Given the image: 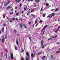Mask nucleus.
Returning <instances> with one entry per match:
<instances>
[{
  "mask_svg": "<svg viewBox=\"0 0 60 60\" xmlns=\"http://www.w3.org/2000/svg\"><path fill=\"white\" fill-rule=\"evenodd\" d=\"M40 22H41V23H42V22H43V21H42L41 20H40Z\"/></svg>",
  "mask_w": 60,
  "mask_h": 60,
  "instance_id": "nucleus-34",
  "label": "nucleus"
},
{
  "mask_svg": "<svg viewBox=\"0 0 60 60\" xmlns=\"http://www.w3.org/2000/svg\"><path fill=\"white\" fill-rule=\"evenodd\" d=\"M5 56H6V58H7V53H6L5 54Z\"/></svg>",
  "mask_w": 60,
  "mask_h": 60,
  "instance_id": "nucleus-18",
  "label": "nucleus"
},
{
  "mask_svg": "<svg viewBox=\"0 0 60 60\" xmlns=\"http://www.w3.org/2000/svg\"><path fill=\"white\" fill-rule=\"evenodd\" d=\"M3 26H6V25H5V24H4Z\"/></svg>",
  "mask_w": 60,
  "mask_h": 60,
  "instance_id": "nucleus-41",
  "label": "nucleus"
},
{
  "mask_svg": "<svg viewBox=\"0 0 60 60\" xmlns=\"http://www.w3.org/2000/svg\"><path fill=\"white\" fill-rule=\"evenodd\" d=\"M20 26H21V28H22V26L21 25V24H20Z\"/></svg>",
  "mask_w": 60,
  "mask_h": 60,
  "instance_id": "nucleus-47",
  "label": "nucleus"
},
{
  "mask_svg": "<svg viewBox=\"0 0 60 60\" xmlns=\"http://www.w3.org/2000/svg\"><path fill=\"white\" fill-rule=\"evenodd\" d=\"M9 8H11V7L10 6L7 7L6 8V9L7 10H9Z\"/></svg>",
  "mask_w": 60,
  "mask_h": 60,
  "instance_id": "nucleus-6",
  "label": "nucleus"
},
{
  "mask_svg": "<svg viewBox=\"0 0 60 60\" xmlns=\"http://www.w3.org/2000/svg\"><path fill=\"white\" fill-rule=\"evenodd\" d=\"M58 8H57L56 9H55V11L56 12V11H57V10H58Z\"/></svg>",
  "mask_w": 60,
  "mask_h": 60,
  "instance_id": "nucleus-23",
  "label": "nucleus"
},
{
  "mask_svg": "<svg viewBox=\"0 0 60 60\" xmlns=\"http://www.w3.org/2000/svg\"><path fill=\"white\" fill-rule=\"evenodd\" d=\"M10 14H13V12H12V13H10Z\"/></svg>",
  "mask_w": 60,
  "mask_h": 60,
  "instance_id": "nucleus-35",
  "label": "nucleus"
},
{
  "mask_svg": "<svg viewBox=\"0 0 60 60\" xmlns=\"http://www.w3.org/2000/svg\"><path fill=\"white\" fill-rule=\"evenodd\" d=\"M18 0H15V1L16 2H18Z\"/></svg>",
  "mask_w": 60,
  "mask_h": 60,
  "instance_id": "nucleus-53",
  "label": "nucleus"
},
{
  "mask_svg": "<svg viewBox=\"0 0 60 60\" xmlns=\"http://www.w3.org/2000/svg\"><path fill=\"white\" fill-rule=\"evenodd\" d=\"M37 25H38V24H36V25H35V26H37Z\"/></svg>",
  "mask_w": 60,
  "mask_h": 60,
  "instance_id": "nucleus-48",
  "label": "nucleus"
},
{
  "mask_svg": "<svg viewBox=\"0 0 60 60\" xmlns=\"http://www.w3.org/2000/svg\"><path fill=\"white\" fill-rule=\"evenodd\" d=\"M42 10V8H41V9L40 10V11H41Z\"/></svg>",
  "mask_w": 60,
  "mask_h": 60,
  "instance_id": "nucleus-39",
  "label": "nucleus"
},
{
  "mask_svg": "<svg viewBox=\"0 0 60 60\" xmlns=\"http://www.w3.org/2000/svg\"><path fill=\"white\" fill-rule=\"evenodd\" d=\"M31 56L32 57H34V55L33 54H32V53H31Z\"/></svg>",
  "mask_w": 60,
  "mask_h": 60,
  "instance_id": "nucleus-14",
  "label": "nucleus"
},
{
  "mask_svg": "<svg viewBox=\"0 0 60 60\" xmlns=\"http://www.w3.org/2000/svg\"><path fill=\"white\" fill-rule=\"evenodd\" d=\"M40 1V0H36V2H37V3H39Z\"/></svg>",
  "mask_w": 60,
  "mask_h": 60,
  "instance_id": "nucleus-10",
  "label": "nucleus"
},
{
  "mask_svg": "<svg viewBox=\"0 0 60 60\" xmlns=\"http://www.w3.org/2000/svg\"><path fill=\"white\" fill-rule=\"evenodd\" d=\"M31 24V22H29V25H30Z\"/></svg>",
  "mask_w": 60,
  "mask_h": 60,
  "instance_id": "nucleus-37",
  "label": "nucleus"
},
{
  "mask_svg": "<svg viewBox=\"0 0 60 60\" xmlns=\"http://www.w3.org/2000/svg\"><path fill=\"white\" fill-rule=\"evenodd\" d=\"M11 57L12 59H14V58H13V56H11Z\"/></svg>",
  "mask_w": 60,
  "mask_h": 60,
  "instance_id": "nucleus-20",
  "label": "nucleus"
},
{
  "mask_svg": "<svg viewBox=\"0 0 60 60\" xmlns=\"http://www.w3.org/2000/svg\"><path fill=\"white\" fill-rule=\"evenodd\" d=\"M51 14H50V15H49V16H48L49 18L50 17V16H51Z\"/></svg>",
  "mask_w": 60,
  "mask_h": 60,
  "instance_id": "nucleus-32",
  "label": "nucleus"
},
{
  "mask_svg": "<svg viewBox=\"0 0 60 60\" xmlns=\"http://www.w3.org/2000/svg\"><path fill=\"white\" fill-rule=\"evenodd\" d=\"M27 16H29V14H28V13H27Z\"/></svg>",
  "mask_w": 60,
  "mask_h": 60,
  "instance_id": "nucleus-52",
  "label": "nucleus"
},
{
  "mask_svg": "<svg viewBox=\"0 0 60 60\" xmlns=\"http://www.w3.org/2000/svg\"><path fill=\"white\" fill-rule=\"evenodd\" d=\"M52 38H55L54 37H52V38H49V39H48V40H50V39L52 40Z\"/></svg>",
  "mask_w": 60,
  "mask_h": 60,
  "instance_id": "nucleus-7",
  "label": "nucleus"
},
{
  "mask_svg": "<svg viewBox=\"0 0 60 60\" xmlns=\"http://www.w3.org/2000/svg\"><path fill=\"white\" fill-rule=\"evenodd\" d=\"M54 9H52V10H51V11H53V10H54Z\"/></svg>",
  "mask_w": 60,
  "mask_h": 60,
  "instance_id": "nucleus-43",
  "label": "nucleus"
},
{
  "mask_svg": "<svg viewBox=\"0 0 60 60\" xmlns=\"http://www.w3.org/2000/svg\"><path fill=\"white\" fill-rule=\"evenodd\" d=\"M51 57H53V56L52 55H51Z\"/></svg>",
  "mask_w": 60,
  "mask_h": 60,
  "instance_id": "nucleus-51",
  "label": "nucleus"
},
{
  "mask_svg": "<svg viewBox=\"0 0 60 60\" xmlns=\"http://www.w3.org/2000/svg\"><path fill=\"white\" fill-rule=\"evenodd\" d=\"M59 52H60V51H57L56 52V53H58Z\"/></svg>",
  "mask_w": 60,
  "mask_h": 60,
  "instance_id": "nucleus-29",
  "label": "nucleus"
},
{
  "mask_svg": "<svg viewBox=\"0 0 60 60\" xmlns=\"http://www.w3.org/2000/svg\"><path fill=\"white\" fill-rule=\"evenodd\" d=\"M15 19H17V20H18V18H16Z\"/></svg>",
  "mask_w": 60,
  "mask_h": 60,
  "instance_id": "nucleus-54",
  "label": "nucleus"
},
{
  "mask_svg": "<svg viewBox=\"0 0 60 60\" xmlns=\"http://www.w3.org/2000/svg\"><path fill=\"white\" fill-rule=\"evenodd\" d=\"M46 5L47 6H49V4L48 3H47L46 4Z\"/></svg>",
  "mask_w": 60,
  "mask_h": 60,
  "instance_id": "nucleus-17",
  "label": "nucleus"
},
{
  "mask_svg": "<svg viewBox=\"0 0 60 60\" xmlns=\"http://www.w3.org/2000/svg\"><path fill=\"white\" fill-rule=\"evenodd\" d=\"M26 8H24V11L26 10Z\"/></svg>",
  "mask_w": 60,
  "mask_h": 60,
  "instance_id": "nucleus-42",
  "label": "nucleus"
},
{
  "mask_svg": "<svg viewBox=\"0 0 60 60\" xmlns=\"http://www.w3.org/2000/svg\"><path fill=\"white\" fill-rule=\"evenodd\" d=\"M21 12L22 13H23V11H22Z\"/></svg>",
  "mask_w": 60,
  "mask_h": 60,
  "instance_id": "nucleus-56",
  "label": "nucleus"
},
{
  "mask_svg": "<svg viewBox=\"0 0 60 60\" xmlns=\"http://www.w3.org/2000/svg\"><path fill=\"white\" fill-rule=\"evenodd\" d=\"M34 11V9L32 10L31 11V12H33V11Z\"/></svg>",
  "mask_w": 60,
  "mask_h": 60,
  "instance_id": "nucleus-28",
  "label": "nucleus"
},
{
  "mask_svg": "<svg viewBox=\"0 0 60 60\" xmlns=\"http://www.w3.org/2000/svg\"><path fill=\"white\" fill-rule=\"evenodd\" d=\"M3 29L2 30V33H3V32H4V27H3Z\"/></svg>",
  "mask_w": 60,
  "mask_h": 60,
  "instance_id": "nucleus-11",
  "label": "nucleus"
},
{
  "mask_svg": "<svg viewBox=\"0 0 60 60\" xmlns=\"http://www.w3.org/2000/svg\"><path fill=\"white\" fill-rule=\"evenodd\" d=\"M53 16L54 17L55 16V14H53L50 17V18H51L52 17V16Z\"/></svg>",
  "mask_w": 60,
  "mask_h": 60,
  "instance_id": "nucleus-8",
  "label": "nucleus"
},
{
  "mask_svg": "<svg viewBox=\"0 0 60 60\" xmlns=\"http://www.w3.org/2000/svg\"><path fill=\"white\" fill-rule=\"evenodd\" d=\"M58 21H60V20L59 19H58Z\"/></svg>",
  "mask_w": 60,
  "mask_h": 60,
  "instance_id": "nucleus-63",
  "label": "nucleus"
},
{
  "mask_svg": "<svg viewBox=\"0 0 60 60\" xmlns=\"http://www.w3.org/2000/svg\"><path fill=\"white\" fill-rule=\"evenodd\" d=\"M41 45L42 46H43V42L42 40L41 42Z\"/></svg>",
  "mask_w": 60,
  "mask_h": 60,
  "instance_id": "nucleus-4",
  "label": "nucleus"
},
{
  "mask_svg": "<svg viewBox=\"0 0 60 60\" xmlns=\"http://www.w3.org/2000/svg\"><path fill=\"white\" fill-rule=\"evenodd\" d=\"M1 42L2 43H4V38H3L1 40Z\"/></svg>",
  "mask_w": 60,
  "mask_h": 60,
  "instance_id": "nucleus-2",
  "label": "nucleus"
},
{
  "mask_svg": "<svg viewBox=\"0 0 60 60\" xmlns=\"http://www.w3.org/2000/svg\"><path fill=\"white\" fill-rule=\"evenodd\" d=\"M38 20L37 19H36V20H35V24H36L37 23V21Z\"/></svg>",
  "mask_w": 60,
  "mask_h": 60,
  "instance_id": "nucleus-16",
  "label": "nucleus"
},
{
  "mask_svg": "<svg viewBox=\"0 0 60 60\" xmlns=\"http://www.w3.org/2000/svg\"><path fill=\"white\" fill-rule=\"evenodd\" d=\"M43 30H44V29H43V30H42V31H41V32H43Z\"/></svg>",
  "mask_w": 60,
  "mask_h": 60,
  "instance_id": "nucleus-59",
  "label": "nucleus"
},
{
  "mask_svg": "<svg viewBox=\"0 0 60 60\" xmlns=\"http://www.w3.org/2000/svg\"><path fill=\"white\" fill-rule=\"evenodd\" d=\"M16 44H17V45H19V44H18V42H17V40H16Z\"/></svg>",
  "mask_w": 60,
  "mask_h": 60,
  "instance_id": "nucleus-21",
  "label": "nucleus"
},
{
  "mask_svg": "<svg viewBox=\"0 0 60 60\" xmlns=\"http://www.w3.org/2000/svg\"><path fill=\"white\" fill-rule=\"evenodd\" d=\"M16 10H15V13H16Z\"/></svg>",
  "mask_w": 60,
  "mask_h": 60,
  "instance_id": "nucleus-60",
  "label": "nucleus"
},
{
  "mask_svg": "<svg viewBox=\"0 0 60 60\" xmlns=\"http://www.w3.org/2000/svg\"><path fill=\"white\" fill-rule=\"evenodd\" d=\"M11 56H13V54L12 53L11 54Z\"/></svg>",
  "mask_w": 60,
  "mask_h": 60,
  "instance_id": "nucleus-38",
  "label": "nucleus"
},
{
  "mask_svg": "<svg viewBox=\"0 0 60 60\" xmlns=\"http://www.w3.org/2000/svg\"><path fill=\"white\" fill-rule=\"evenodd\" d=\"M15 50H18V49L17 48V47L16 46H15Z\"/></svg>",
  "mask_w": 60,
  "mask_h": 60,
  "instance_id": "nucleus-9",
  "label": "nucleus"
},
{
  "mask_svg": "<svg viewBox=\"0 0 60 60\" xmlns=\"http://www.w3.org/2000/svg\"><path fill=\"white\" fill-rule=\"evenodd\" d=\"M36 5H35L34 6V7H36Z\"/></svg>",
  "mask_w": 60,
  "mask_h": 60,
  "instance_id": "nucleus-57",
  "label": "nucleus"
},
{
  "mask_svg": "<svg viewBox=\"0 0 60 60\" xmlns=\"http://www.w3.org/2000/svg\"><path fill=\"white\" fill-rule=\"evenodd\" d=\"M5 50H6V52H8V51H7V49H5Z\"/></svg>",
  "mask_w": 60,
  "mask_h": 60,
  "instance_id": "nucleus-44",
  "label": "nucleus"
},
{
  "mask_svg": "<svg viewBox=\"0 0 60 60\" xmlns=\"http://www.w3.org/2000/svg\"><path fill=\"white\" fill-rule=\"evenodd\" d=\"M47 26V25H45L44 27V28H46Z\"/></svg>",
  "mask_w": 60,
  "mask_h": 60,
  "instance_id": "nucleus-31",
  "label": "nucleus"
},
{
  "mask_svg": "<svg viewBox=\"0 0 60 60\" xmlns=\"http://www.w3.org/2000/svg\"><path fill=\"white\" fill-rule=\"evenodd\" d=\"M10 1H9V2H8L7 3V4H9L10 3Z\"/></svg>",
  "mask_w": 60,
  "mask_h": 60,
  "instance_id": "nucleus-26",
  "label": "nucleus"
},
{
  "mask_svg": "<svg viewBox=\"0 0 60 60\" xmlns=\"http://www.w3.org/2000/svg\"><path fill=\"white\" fill-rule=\"evenodd\" d=\"M33 15V16H34V17H35V15H34L32 14L31 15Z\"/></svg>",
  "mask_w": 60,
  "mask_h": 60,
  "instance_id": "nucleus-40",
  "label": "nucleus"
},
{
  "mask_svg": "<svg viewBox=\"0 0 60 60\" xmlns=\"http://www.w3.org/2000/svg\"><path fill=\"white\" fill-rule=\"evenodd\" d=\"M40 52L39 53H38V54H37V55H40Z\"/></svg>",
  "mask_w": 60,
  "mask_h": 60,
  "instance_id": "nucleus-50",
  "label": "nucleus"
},
{
  "mask_svg": "<svg viewBox=\"0 0 60 60\" xmlns=\"http://www.w3.org/2000/svg\"><path fill=\"white\" fill-rule=\"evenodd\" d=\"M45 30L44 31L42 34V36H43V34H44V33H45Z\"/></svg>",
  "mask_w": 60,
  "mask_h": 60,
  "instance_id": "nucleus-27",
  "label": "nucleus"
},
{
  "mask_svg": "<svg viewBox=\"0 0 60 60\" xmlns=\"http://www.w3.org/2000/svg\"><path fill=\"white\" fill-rule=\"evenodd\" d=\"M44 46L43 45V46L42 48L43 49H44Z\"/></svg>",
  "mask_w": 60,
  "mask_h": 60,
  "instance_id": "nucleus-49",
  "label": "nucleus"
},
{
  "mask_svg": "<svg viewBox=\"0 0 60 60\" xmlns=\"http://www.w3.org/2000/svg\"><path fill=\"white\" fill-rule=\"evenodd\" d=\"M15 33H16L17 32V30H15Z\"/></svg>",
  "mask_w": 60,
  "mask_h": 60,
  "instance_id": "nucleus-45",
  "label": "nucleus"
},
{
  "mask_svg": "<svg viewBox=\"0 0 60 60\" xmlns=\"http://www.w3.org/2000/svg\"><path fill=\"white\" fill-rule=\"evenodd\" d=\"M16 15H18V13H16Z\"/></svg>",
  "mask_w": 60,
  "mask_h": 60,
  "instance_id": "nucleus-55",
  "label": "nucleus"
},
{
  "mask_svg": "<svg viewBox=\"0 0 60 60\" xmlns=\"http://www.w3.org/2000/svg\"><path fill=\"white\" fill-rule=\"evenodd\" d=\"M59 50H60V48H59Z\"/></svg>",
  "mask_w": 60,
  "mask_h": 60,
  "instance_id": "nucleus-64",
  "label": "nucleus"
},
{
  "mask_svg": "<svg viewBox=\"0 0 60 60\" xmlns=\"http://www.w3.org/2000/svg\"><path fill=\"white\" fill-rule=\"evenodd\" d=\"M26 55L27 57H27H26V60H30V58H29V56L28 52H26Z\"/></svg>",
  "mask_w": 60,
  "mask_h": 60,
  "instance_id": "nucleus-1",
  "label": "nucleus"
},
{
  "mask_svg": "<svg viewBox=\"0 0 60 60\" xmlns=\"http://www.w3.org/2000/svg\"><path fill=\"white\" fill-rule=\"evenodd\" d=\"M5 39H7V38H6V37L5 36Z\"/></svg>",
  "mask_w": 60,
  "mask_h": 60,
  "instance_id": "nucleus-62",
  "label": "nucleus"
},
{
  "mask_svg": "<svg viewBox=\"0 0 60 60\" xmlns=\"http://www.w3.org/2000/svg\"><path fill=\"white\" fill-rule=\"evenodd\" d=\"M21 6H22V4H20L19 7H21Z\"/></svg>",
  "mask_w": 60,
  "mask_h": 60,
  "instance_id": "nucleus-30",
  "label": "nucleus"
},
{
  "mask_svg": "<svg viewBox=\"0 0 60 60\" xmlns=\"http://www.w3.org/2000/svg\"><path fill=\"white\" fill-rule=\"evenodd\" d=\"M56 37H57V36L56 35L55 36H54V38H55Z\"/></svg>",
  "mask_w": 60,
  "mask_h": 60,
  "instance_id": "nucleus-46",
  "label": "nucleus"
},
{
  "mask_svg": "<svg viewBox=\"0 0 60 60\" xmlns=\"http://www.w3.org/2000/svg\"><path fill=\"white\" fill-rule=\"evenodd\" d=\"M23 26H24L25 28H26V26H25V25H24V24H23Z\"/></svg>",
  "mask_w": 60,
  "mask_h": 60,
  "instance_id": "nucleus-24",
  "label": "nucleus"
},
{
  "mask_svg": "<svg viewBox=\"0 0 60 60\" xmlns=\"http://www.w3.org/2000/svg\"><path fill=\"white\" fill-rule=\"evenodd\" d=\"M8 5V4H7V3H6L5 4H4V6H6V5Z\"/></svg>",
  "mask_w": 60,
  "mask_h": 60,
  "instance_id": "nucleus-36",
  "label": "nucleus"
},
{
  "mask_svg": "<svg viewBox=\"0 0 60 60\" xmlns=\"http://www.w3.org/2000/svg\"><path fill=\"white\" fill-rule=\"evenodd\" d=\"M21 50V52H22V53H23L24 51V50H23V49H22Z\"/></svg>",
  "mask_w": 60,
  "mask_h": 60,
  "instance_id": "nucleus-12",
  "label": "nucleus"
},
{
  "mask_svg": "<svg viewBox=\"0 0 60 60\" xmlns=\"http://www.w3.org/2000/svg\"><path fill=\"white\" fill-rule=\"evenodd\" d=\"M60 28V26H59V27H58V30H56L55 32V33H57V31H59V28Z\"/></svg>",
  "mask_w": 60,
  "mask_h": 60,
  "instance_id": "nucleus-3",
  "label": "nucleus"
},
{
  "mask_svg": "<svg viewBox=\"0 0 60 60\" xmlns=\"http://www.w3.org/2000/svg\"><path fill=\"white\" fill-rule=\"evenodd\" d=\"M10 22H12V21H11V20H10Z\"/></svg>",
  "mask_w": 60,
  "mask_h": 60,
  "instance_id": "nucleus-58",
  "label": "nucleus"
},
{
  "mask_svg": "<svg viewBox=\"0 0 60 60\" xmlns=\"http://www.w3.org/2000/svg\"><path fill=\"white\" fill-rule=\"evenodd\" d=\"M15 18H13L12 19L13 20H15Z\"/></svg>",
  "mask_w": 60,
  "mask_h": 60,
  "instance_id": "nucleus-33",
  "label": "nucleus"
},
{
  "mask_svg": "<svg viewBox=\"0 0 60 60\" xmlns=\"http://www.w3.org/2000/svg\"><path fill=\"white\" fill-rule=\"evenodd\" d=\"M1 34V31H0V34Z\"/></svg>",
  "mask_w": 60,
  "mask_h": 60,
  "instance_id": "nucleus-61",
  "label": "nucleus"
},
{
  "mask_svg": "<svg viewBox=\"0 0 60 60\" xmlns=\"http://www.w3.org/2000/svg\"><path fill=\"white\" fill-rule=\"evenodd\" d=\"M42 57H42L43 60H44V59H45V58H46V57H45V56H43Z\"/></svg>",
  "mask_w": 60,
  "mask_h": 60,
  "instance_id": "nucleus-5",
  "label": "nucleus"
},
{
  "mask_svg": "<svg viewBox=\"0 0 60 60\" xmlns=\"http://www.w3.org/2000/svg\"><path fill=\"white\" fill-rule=\"evenodd\" d=\"M29 39L30 40V41H31V38L30 37H29Z\"/></svg>",
  "mask_w": 60,
  "mask_h": 60,
  "instance_id": "nucleus-22",
  "label": "nucleus"
},
{
  "mask_svg": "<svg viewBox=\"0 0 60 60\" xmlns=\"http://www.w3.org/2000/svg\"><path fill=\"white\" fill-rule=\"evenodd\" d=\"M21 1V0H19L18 1H17V3H19Z\"/></svg>",
  "mask_w": 60,
  "mask_h": 60,
  "instance_id": "nucleus-19",
  "label": "nucleus"
},
{
  "mask_svg": "<svg viewBox=\"0 0 60 60\" xmlns=\"http://www.w3.org/2000/svg\"><path fill=\"white\" fill-rule=\"evenodd\" d=\"M46 14L45 13L44 14H43V17H45V16H46Z\"/></svg>",
  "mask_w": 60,
  "mask_h": 60,
  "instance_id": "nucleus-15",
  "label": "nucleus"
},
{
  "mask_svg": "<svg viewBox=\"0 0 60 60\" xmlns=\"http://www.w3.org/2000/svg\"><path fill=\"white\" fill-rule=\"evenodd\" d=\"M32 1V2H33V0H28V2H30V1Z\"/></svg>",
  "mask_w": 60,
  "mask_h": 60,
  "instance_id": "nucleus-25",
  "label": "nucleus"
},
{
  "mask_svg": "<svg viewBox=\"0 0 60 60\" xmlns=\"http://www.w3.org/2000/svg\"><path fill=\"white\" fill-rule=\"evenodd\" d=\"M3 17H4V18H5V14H3Z\"/></svg>",
  "mask_w": 60,
  "mask_h": 60,
  "instance_id": "nucleus-13",
  "label": "nucleus"
}]
</instances>
